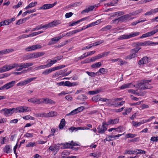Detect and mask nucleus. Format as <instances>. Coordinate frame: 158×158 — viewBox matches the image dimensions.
Masks as SVG:
<instances>
[{
	"label": "nucleus",
	"mask_w": 158,
	"mask_h": 158,
	"mask_svg": "<svg viewBox=\"0 0 158 158\" xmlns=\"http://www.w3.org/2000/svg\"><path fill=\"white\" fill-rule=\"evenodd\" d=\"M33 62L27 63H14L10 64H6L0 68V73L8 71L13 69L16 68V70L18 71H20L23 69H25L32 66Z\"/></svg>",
	"instance_id": "nucleus-1"
},
{
	"label": "nucleus",
	"mask_w": 158,
	"mask_h": 158,
	"mask_svg": "<svg viewBox=\"0 0 158 158\" xmlns=\"http://www.w3.org/2000/svg\"><path fill=\"white\" fill-rule=\"evenodd\" d=\"M151 81V80H144L143 81V83H139L138 86H136V87L137 88H139L143 89L152 88V87L148 84Z\"/></svg>",
	"instance_id": "nucleus-2"
},
{
	"label": "nucleus",
	"mask_w": 158,
	"mask_h": 158,
	"mask_svg": "<svg viewBox=\"0 0 158 158\" xmlns=\"http://www.w3.org/2000/svg\"><path fill=\"white\" fill-rule=\"evenodd\" d=\"M15 109L16 113H27L31 111V108L26 106H19L15 108Z\"/></svg>",
	"instance_id": "nucleus-3"
},
{
	"label": "nucleus",
	"mask_w": 158,
	"mask_h": 158,
	"mask_svg": "<svg viewBox=\"0 0 158 158\" xmlns=\"http://www.w3.org/2000/svg\"><path fill=\"white\" fill-rule=\"evenodd\" d=\"M15 108H13L12 109H4L0 111V112L2 113L6 117H8L14 113H16Z\"/></svg>",
	"instance_id": "nucleus-4"
},
{
	"label": "nucleus",
	"mask_w": 158,
	"mask_h": 158,
	"mask_svg": "<svg viewBox=\"0 0 158 158\" xmlns=\"http://www.w3.org/2000/svg\"><path fill=\"white\" fill-rule=\"evenodd\" d=\"M140 33L138 32H132L128 34H125L120 36L118 39L120 40L128 39L131 37L138 35Z\"/></svg>",
	"instance_id": "nucleus-5"
},
{
	"label": "nucleus",
	"mask_w": 158,
	"mask_h": 158,
	"mask_svg": "<svg viewBox=\"0 0 158 158\" xmlns=\"http://www.w3.org/2000/svg\"><path fill=\"white\" fill-rule=\"evenodd\" d=\"M132 16L131 13L128 14L126 15L122 16L118 19L114 20V23H116L117 21H123L126 20L130 19V17Z\"/></svg>",
	"instance_id": "nucleus-6"
},
{
	"label": "nucleus",
	"mask_w": 158,
	"mask_h": 158,
	"mask_svg": "<svg viewBox=\"0 0 158 158\" xmlns=\"http://www.w3.org/2000/svg\"><path fill=\"white\" fill-rule=\"evenodd\" d=\"M36 78V77H34L27 79L26 80L21 81L18 83L17 84L18 86H22L29 83L31 82L34 81Z\"/></svg>",
	"instance_id": "nucleus-7"
},
{
	"label": "nucleus",
	"mask_w": 158,
	"mask_h": 158,
	"mask_svg": "<svg viewBox=\"0 0 158 158\" xmlns=\"http://www.w3.org/2000/svg\"><path fill=\"white\" fill-rule=\"evenodd\" d=\"M64 35L63 34L62 35L55 37L51 39L48 42V45H51L54 44L57 42L58 41L64 36Z\"/></svg>",
	"instance_id": "nucleus-8"
},
{
	"label": "nucleus",
	"mask_w": 158,
	"mask_h": 158,
	"mask_svg": "<svg viewBox=\"0 0 158 158\" xmlns=\"http://www.w3.org/2000/svg\"><path fill=\"white\" fill-rule=\"evenodd\" d=\"M106 122H104L102 125H99L97 128L98 132L99 133L102 134L104 133L106 130L107 128L105 126L107 125L105 124Z\"/></svg>",
	"instance_id": "nucleus-9"
},
{
	"label": "nucleus",
	"mask_w": 158,
	"mask_h": 158,
	"mask_svg": "<svg viewBox=\"0 0 158 158\" xmlns=\"http://www.w3.org/2000/svg\"><path fill=\"white\" fill-rule=\"evenodd\" d=\"M41 48V46L40 45L36 44L27 47L25 49V50L27 52L33 51Z\"/></svg>",
	"instance_id": "nucleus-10"
},
{
	"label": "nucleus",
	"mask_w": 158,
	"mask_h": 158,
	"mask_svg": "<svg viewBox=\"0 0 158 158\" xmlns=\"http://www.w3.org/2000/svg\"><path fill=\"white\" fill-rule=\"evenodd\" d=\"M158 31V29H156L150 32H148L145 34H143L142 36L140 37V38H143L146 37H148L153 35L155 34Z\"/></svg>",
	"instance_id": "nucleus-11"
},
{
	"label": "nucleus",
	"mask_w": 158,
	"mask_h": 158,
	"mask_svg": "<svg viewBox=\"0 0 158 158\" xmlns=\"http://www.w3.org/2000/svg\"><path fill=\"white\" fill-rule=\"evenodd\" d=\"M57 114V113L55 111H51L48 114L45 113H40L38 115V116L41 117H52L56 116Z\"/></svg>",
	"instance_id": "nucleus-12"
},
{
	"label": "nucleus",
	"mask_w": 158,
	"mask_h": 158,
	"mask_svg": "<svg viewBox=\"0 0 158 158\" xmlns=\"http://www.w3.org/2000/svg\"><path fill=\"white\" fill-rule=\"evenodd\" d=\"M99 5V4H95L93 6H91L88 7V8H86V9L83 10L82 13H88L90 11H91L93 10L94 8L98 7Z\"/></svg>",
	"instance_id": "nucleus-13"
},
{
	"label": "nucleus",
	"mask_w": 158,
	"mask_h": 158,
	"mask_svg": "<svg viewBox=\"0 0 158 158\" xmlns=\"http://www.w3.org/2000/svg\"><path fill=\"white\" fill-rule=\"evenodd\" d=\"M119 121V119L118 118H115L114 119H110L107 122H106V123L105 124L107 125H114L117 123Z\"/></svg>",
	"instance_id": "nucleus-14"
},
{
	"label": "nucleus",
	"mask_w": 158,
	"mask_h": 158,
	"mask_svg": "<svg viewBox=\"0 0 158 158\" xmlns=\"http://www.w3.org/2000/svg\"><path fill=\"white\" fill-rule=\"evenodd\" d=\"M133 87H136V86L135 85H133L132 83H130L124 84L121 86L120 87V88L121 89H124L127 88H133Z\"/></svg>",
	"instance_id": "nucleus-15"
},
{
	"label": "nucleus",
	"mask_w": 158,
	"mask_h": 158,
	"mask_svg": "<svg viewBox=\"0 0 158 158\" xmlns=\"http://www.w3.org/2000/svg\"><path fill=\"white\" fill-rule=\"evenodd\" d=\"M138 46H152V41H146L143 42H139L137 44Z\"/></svg>",
	"instance_id": "nucleus-16"
},
{
	"label": "nucleus",
	"mask_w": 158,
	"mask_h": 158,
	"mask_svg": "<svg viewBox=\"0 0 158 158\" xmlns=\"http://www.w3.org/2000/svg\"><path fill=\"white\" fill-rule=\"evenodd\" d=\"M148 63V59L147 57H144L141 59L138 62L139 64H147Z\"/></svg>",
	"instance_id": "nucleus-17"
},
{
	"label": "nucleus",
	"mask_w": 158,
	"mask_h": 158,
	"mask_svg": "<svg viewBox=\"0 0 158 158\" xmlns=\"http://www.w3.org/2000/svg\"><path fill=\"white\" fill-rule=\"evenodd\" d=\"M16 83V81H13L11 82L7 83L5 84L6 86V89H8L13 87Z\"/></svg>",
	"instance_id": "nucleus-18"
},
{
	"label": "nucleus",
	"mask_w": 158,
	"mask_h": 158,
	"mask_svg": "<svg viewBox=\"0 0 158 158\" xmlns=\"http://www.w3.org/2000/svg\"><path fill=\"white\" fill-rule=\"evenodd\" d=\"M43 103L44 104H55V102L51 99L47 98H44Z\"/></svg>",
	"instance_id": "nucleus-19"
},
{
	"label": "nucleus",
	"mask_w": 158,
	"mask_h": 158,
	"mask_svg": "<svg viewBox=\"0 0 158 158\" xmlns=\"http://www.w3.org/2000/svg\"><path fill=\"white\" fill-rule=\"evenodd\" d=\"M14 51V49L12 48L0 51V57L1 55H2L5 54L9 53Z\"/></svg>",
	"instance_id": "nucleus-20"
},
{
	"label": "nucleus",
	"mask_w": 158,
	"mask_h": 158,
	"mask_svg": "<svg viewBox=\"0 0 158 158\" xmlns=\"http://www.w3.org/2000/svg\"><path fill=\"white\" fill-rule=\"evenodd\" d=\"M50 4H45L42 6L40 7L39 10H47L52 8Z\"/></svg>",
	"instance_id": "nucleus-21"
},
{
	"label": "nucleus",
	"mask_w": 158,
	"mask_h": 158,
	"mask_svg": "<svg viewBox=\"0 0 158 158\" xmlns=\"http://www.w3.org/2000/svg\"><path fill=\"white\" fill-rule=\"evenodd\" d=\"M4 152L6 153H9L12 151L10 146L9 145H6L4 148Z\"/></svg>",
	"instance_id": "nucleus-22"
},
{
	"label": "nucleus",
	"mask_w": 158,
	"mask_h": 158,
	"mask_svg": "<svg viewBox=\"0 0 158 158\" xmlns=\"http://www.w3.org/2000/svg\"><path fill=\"white\" fill-rule=\"evenodd\" d=\"M53 71L52 68L46 69L44 71L42 74L43 75H48L50 73L52 72Z\"/></svg>",
	"instance_id": "nucleus-23"
},
{
	"label": "nucleus",
	"mask_w": 158,
	"mask_h": 158,
	"mask_svg": "<svg viewBox=\"0 0 158 158\" xmlns=\"http://www.w3.org/2000/svg\"><path fill=\"white\" fill-rule=\"evenodd\" d=\"M37 4V2H35L30 3L24 9L27 10L31 8L32 7L35 6Z\"/></svg>",
	"instance_id": "nucleus-24"
},
{
	"label": "nucleus",
	"mask_w": 158,
	"mask_h": 158,
	"mask_svg": "<svg viewBox=\"0 0 158 158\" xmlns=\"http://www.w3.org/2000/svg\"><path fill=\"white\" fill-rule=\"evenodd\" d=\"M60 21L59 20L54 21L50 23L51 27L55 26L60 23Z\"/></svg>",
	"instance_id": "nucleus-25"
},
{
	"label": "nucleus",
	"mask_w": 158,
	"mask_h": 158,
	"mask_svg": "<svg viewBox=\"0 0 158 158\" xmlns=\"http://www.w3.org/2000/svg\"><path fill=\"white\" fill-rule=\"evenodd\" d=\"M102 63L101 62L96 63L92 64L91 67L93 68H98L102 65Z\"/></svg>",
	"instance_id": "nucleus-26"
},
{
	"label": "nucleus",
	"mask_w": 158,
	"mask_h": 158,
	"mask_svg": "<svg viewBox=\"0 0 158 158\" xmlns=\"http://www.w3.org/2000/svg\"><path fill=\"white\" fill-rule=\"evenodd\" d=\"M65 123V121L64 119L62 118L60 122L59 125V128L60 129H62L64 126Z\"/></svg>",
	"instance_id": "nucleus-27"
},
{
	"label": "nucleus",
	"mask_w": 158,
	"mask_h": 158,
	"mask_svg": "<svg viewBox=\"0 0 158 158\" xmlns=\"http://www.w3.org/2000/svg\"><path fill=\"white\" fill-rule=\"evenodd\" d=\"M137 136V135L135 134H133L131 133H128L127 134L125 135V138L126 139L129 138H133L136 137Z\"/></svg>",
	"instance_id": "nucleus-28"
},
{
	"label": "nucleus",
	"mask_w": 158,
	"mask_h": 158,
	"mask_svg": "<svg viewBox=\"0 0 158 158\" xmlns=\"http://www.w3.org/2000/svg\"><path fill=\"white\" fill-rule=\"evenodd\" d=\"M48 68L47 64L45 65H41L38 67H36L35 68V69L36 70H39L41 69H45Z\"/></svg>",
	"instance_id": "nucleus-29"
},
{
	"label": "nucleus",
	"mask_w": 158,
	"mask_h": 158,
	"mask_svg": "<svg viewBox=\"0 0 158 158\" xmlns=\"http://www.w3.org/2000/svg\"><path fill=\"white\" fill-rule=\"evenodd\" d=\"M135 150H125L124 152V154H135Z\"/></svg>",
	"instance_id": "nucleus-30"
},
{
	"label": "nucleus",
	"mask_w": 158,
	"mask_h": 158,
	"mask_svg": "<svg viewBox=\"0 0 158 158\" xmlns=\"http://www.w3.org/2000/svg\"><path fill=\"white\" fill-rule=\"evenodd\" d=\"M65 147L64 148H73L72 147V143H71V141L70 142H69L68 143H65L64 144Z\"/></svg>",
	"instance_id": "nucleus-31"
},
{
	"label": "nucleus",
	"mask_w": 158,
	"mask_h": 158,
	"mask_svg": "<svg viewBox=\"0 0 158 158\" xmlns=\"http://www.w3.org/2000/svg\"><path fill=\"white\" fill-rule=\"evenodd\" d=\"M86 73L89 76L91 77H94L96 75H97L98 73V72H97L95 73L93 72H90L88 71H87Z\"/></svg>",
	"instance_id": "nucleus-32"
},
{
	"label": "nucleus",
	"mask_w": 158,
	"mask_h": 158,
	"mask_svg": "<svg viewBox=\"0 0 158 158\" xmlns=\"http://www.w3.org/2000/svg\"><path fill=\"white\" fill-rule=\"evenodd\" d=\"M135 154L138 155L139 154H145L146 153V152L144 150H142L141 149H135Z\"/></svg>",
	"instance_id": "nucleus-33"
},
{
	"label": "nucleus",
	"mask_w": 158,
	"mask_h": 158,
	"mask_svg": "<svg viewBox=\"0 0 158 158\" xmlns=\"http://www.w3.org/2000/svg\"><path fill=\"white\" fill-rule=\"evenodd\" d=\"M67 81H66L65 82H64V81H61L57 83L56 85H57L59 86H67Z\"/></svg>",
	"instance_id": "nucleus-34"
},
{
	"label": "nucleus",
	"mask_w": 158,
	"mask_h": 158,
	"mask_svg": "<svg viewBox=\"0 0 158 158\" xmlns=\"http://www.w3.org/2000/svg\"><path fill=\"white\" fill-rule=\"evenodd\" d=\"M65 65H60L52 68L53 71L56 70L60 69L65 67Z\"/></svg>",
	"instance_id": "nucleus-35"
},
{
	"label": "nucleus",
	"mask_w": 158,
	"mask_h": 158,
	"mask_svg": "<svg viewBox=\"0 0 158 158\" xmlns=\"http://www.w3.org/2000/svg\"><path fill=\"white\" fill-rule=\"evenodd\" d=\"M101 155L100 153H91L89 154L90 156H94V157L96 158H98Z\"/></svg>",
	"instance_id": "nucleus-36"
},
{
	"label": "nucleus",
	"mask_w": 158,
	"mask_h": 158,
	"mask_svg": "<svg viewBox=\"0 0 158 158\" xmlns=\"http://www.w3.org/2000/svg\"><path fill=\"white\" fill-rule=\"evenodd\" d=\"M98 72V73L100 72L102 74H105L107 73V69L103 68H101L99 69Z\"/></svg>",
	"instance_id": "nucleus-37"
},
{
	"label": "nucleus",
	"mask_w": 158,
	"mask_h": 158,
	"mask_svg": "<svg viewBox=\"0 0 158 158\" xmlns=\"http://www.w3.org/2000/svg\"><path fill=\"white\" fill-rule=\"evenodd\" d=\"M26 60L33 59L32 53L27 54L24 56Z\"/></svg>",
	"instance_id": "nucleus-38"
},
{
	"label": "nucleus",
	"mask_w": 158,
	"mask_h": 158,
	"mask_svg": "<svg viewBox=\"0 0 158 158\" xmlns=\"http://www.w3.org/2000/svg\"><path fill=\"white\" fill-rule=\"evenodd\" d=\"M23 118L25 120H28V119H31V120H34L35 118L33 117H32L29 115H27L24 116L23 117Z\"/></svg>",
	"instance_id": "nucleus-39"
},
{
	"label": "nucleus",
	"mask_w": 158,
	"mask_h": 158,
	"mask_svg": "<svg viewBox=\"0 0 158 158\" xmlns=\"http://www.w3.org/2000/svg\"><path fill=\"white\" fill-rule=\"evenodd\" d=\"M78 85V83L77 82L71 83L69 81H67V86L72 87L76 86Z\"/></svg>",
	"instance_id": "nucleus-40"
},
{
	"label": "nucleus",
	"mask_w": 158,
	"mask_h": 158,
	"mask_svg": "<svg viewBox=\"0 0 158 158\" xmlns=\"http://www.w3.org/2000/svg\"><path fill=\"white\" fill-rule=\"evenodd\" d=\"M101 92L100 90H97L95 91H89L88 92V94L90 95H94L96 94H97Z\"/></svg>",
	"instance_id": "nucleus-41"
},
{
	"label": "nucleus",
	"mask_w": 158,
	"mask_h": 158,
	"mask_svg": "<svg viewBox=\"0 0 158 158\" xmlns=\"http://www.w3.org/2000/svg\"><path fill=\"white\" fill-rule=\"evenodd\" d=\"M142 11V9H139L136 11H135L134 12H133L132 13H131L132 15H137L139 13H141Z\"/></svg>",
	"instance_id": "nucleus-42"
},
{
	"label": "nucleus",
	"mask_w": 158,
	"mask_h": 158,
	"mask_svg": "<svg viewBox=\"0 0 158 158\" xmlns=\"http://www.w3.org/2000/svg\"><path fill=\"white\" fill-rule=\"evenodd\" d=\"M56 62V60L55 59L53 60H51L49 63L47 64L48 68L51 67L53 64H54Z\"/></svg>",
	"instance_id": "nucleus-43"
},
{
	"label": "nucleus",
	"mask_w": 158,
	"mask_h": 158,
	"mask_svg": "<svg viewBox=\"0 0 158 158\" xmlns=\"http://www.w3.org/2000/svg\"><path fill=\"white\" fill-rule=\"evenodd\" d=\"M124 127L122 126H120L117 127L116 129V131L120 133L123 131Z\"/></svg>",
	"instance_id": "nucleus-44"
},
{
	"label": "nucleus",
	"mask_w": 158,
	"mask_h": 158,
	"mask_svg": "<svg viewBox=\"0 0 158 158\" xmlns=\"http://www.w3.org/2000/svg\"><path fill=\"white\" fill-rule=\"evenodd\" d=\"M37 98H32L29 99L28 100V101L34 104H36Z\"/></svg>",
	"instance_id": "nucleus-45"
},
{
	"label": "nucleus",
	"mask_w": 158,
	"mask_h": 158,
	"mask_svg": "<svg viewBox=\"0 0 158 158\" xmlns=\"http://www.w3.org/2000/svg\"><path fill=\"white\" fill-rule=\"evenodd\" d=\"M77 113H78L77 112V110L76 109H74V110L71 111L69 113L67 114V115H74Z\"/></svg>",
	"instance_id": "nucleus-46"
},
{
	"label": "nucleus",
	"mask_w": 158,
	"mask_h": 158,
	"mask_svg": "<svg viewBox=\"0 0 158 158\" xmlns=\"http://www.w3.org/2000/svg\"><path fill=\"white\" fill-rule=\"evenodd\" d=\"M112 27L110 25H108L105 27H104L102 29V31H106L110 29Z\"/></svg>",
	"instance_id": "nucleus-47"
},
{
	"label": "nucleus",
	"mask_w": 158,
	"mask_h": 158,
	"mask_svg": "<svg viewBox=\"0 0 158 158\" xmlns=\"http://www.w3.org/2000/svg\"><path fill=\"white\" fill-rule=\"evenodd\" d=\"M100 96L99 95H97V96H95L92 99L93 101L97 102L98 101H99V99H100Z\"/></svg>",
	"instance_id": "nucleus-48"
},
{
	"label": "nucleus",
	"mask_w": 158,
	"mask_h": 158,
	"mask_svg": "<svg viewBox=\"0 0 158 158\" xmlns=\"http://www.w3.org/2000/svg\"><path fill=\"white\" fill-rule=\"evenodd\" d=\"M132 124L135 127H137L141 125L140 122H137L134 121H132Z\"/></svg>",
	"instance_id": "nucleus-49"
},
{
	"label": "nucleus",
	"mask_w": 158,
	"mask_h": 158,
	"mask_svg": "<svg viewBox=\"0 0 158 158\" xmlns=\"http://www.w3.org/2000/svg\"><path fill=\"white\" fill-rule=\"evenodd\" d=\"M36 145L35 143V142H30L28 143L26 146L27 147H33Z\"/></svg>",
	"instance_id": "nucleus-50"
},
{
	"label": "nucleus",
	"mask_w": 158,
	"mask_h": 158,
	"mask_svg": "<svg viewBox=\"0 0 158 158\" xmlns=\"http://www.w3.org/2000/svg\"><path fill=\"white\" fill-rule=\"evenodd\" d=\"M123 12L121 11H118L115 12L114 13L113 15L112 16H114L117 15L120 16L121 15H123Z\"/></svg>",
	"instance_id": "nucleus-51"
},
{
	"label": "nucleus",
	"mask_w": 158,
	"mask_h": 158,
	"mask_svg": "<svg viewBox=\"0 0 158 158\" xmlns=\"http://www.w3.org/2000/svg\"><path fill=\"white\" fill-rule=\"evenodd\" d=\"M22 2H19L17 5H14L13 6V8L14 9H17L20 7L22 5Z\"/></svg>",
	"instance_id": "nucleus-52"
},
{
	"label": "nucleus",
	"mask_w": 158,
	"mask_h": 158,
	"mask_svg": "<svg viewBox=\"0 0 158 158\" xmlns=\"http://www.w3.org/2000/svg\"><path fill=\"white\" fill-rule=\"evenodd\" d=\"M44 98H37L36 104L43 103Z\"/></svg>",
	"instance_id": "nucleus-53"
},
{
	"label": "nucleus",
	"mask_w": 158,
	"mask_h": 158,
	"mask_svg": "<svg viewBox=\"0 0 158 158\" xmlns=\"http://www.w3.org/2000/svg\"><path fill=\"white\" fill-rule=\"evenodd\" d=\"M137 91V90H135L132 89H129L128 90V92H129V93H131L132 94H135L136 95H137L138 94V93L136 92V91Z\"/></svg>",
	"instance_id": "nucleus-54"
},
{
	"label": "nucleus",
	"mask_w": 158,
	"mask_h": 158,
	"mask_svg": "<svg viewBox=\"0 0 158 158\" xmlns=\"http://www.w3.org/2000/svg\"><path fill=\"white\" fill-rule=\"evenodd\" d=\"M24 137L27 138H32L33 137V135L32 134L27 133L24 135Z\"/></svg>",
	"instance_id": "nucleus-55"
},
{
	"label": "nucleus",
	"mask_w": 158,
	"mask_h": 158,
	"mask_svg": "<svg viewBox=\"0 0 158 158\" xmlns=\"http://www.w3.org/2000/svg\"><path fill=\"white\" fill-rule=\"evenodd\" d=\"M111 140H112L111 139V136L108 135L106 137V138L104 140V142L105 143L106 141H110Z\"/></svg>",
	"instance_id": "nucleus-56"
},
{
	"label": "nucleus",
	"mask_w": 158,
	"mask_h": 158,
	"mask_svg": "<svg viewBox=\"0 0 158 158\" xmlns=\"http://www.w3.org/2000/svg\"><path fill=\"white\" fill-rule=\"evenodd\" d=\"M80 30L79 29H76L74 30L69 32V34L70 35H73L74 34H75L77 32H80Z\"/></svg>",
	"instance_id": "nucleus-57"
},
{
	"label": "nucleus",
	"mask_w": 158,
	"mask_h": 158,
	"mask_svg": "<svg viewBox=\"0 0 158 158\" xmlns=\"http://www.w3.org/2000/svg\"><path fill=\"white\" fill-rule=\"evenodd\" d=\"M41 28H45L46 29H47L49 27H51V26L50 23L48 24H45L43 26L41 25Z\"/></svg>",
	"instance_id": "nucleus-58"
},
{
	"label": "nucleus",
	"mask_w": 158,
	"mask_h": 158,
	"mask_svg": "<svg viewBox=\"0 0 158 158\" xmlns=\"http://www.w3.org/2000/svg\"><path fill=\"white\" fill-rule=\"evenodd\" d=\"M3 24V26L5 25H8L10 24V21L8 19H6L2 21Z\"/></svg>",
	"instance_id": "nucleus-59"
},
{
	"label": "nucleus",
	"mask_w": 158,
	"mask_h": 158,
	"mask_svg": "<svg viewBox=\"0 0 158 158\" xmlns=\"http://www.w3.org/2000/svg\"><path fill=\"white\" fill-rule=\"evenodd\" d=\"M118 0H114L110 2L111 6H115L118 3Z\"/></svg>",
	"instance_id": "nucleus-60"
},
{
	"label": "nucleus",
	"mask_w": 158,
	"mask_h": 158,
	"mask_svg": "<svg viewBox=\"0 0 158 158\" xmlns=\"http://www.w3.org/2000/svg\"><path fill=\"white\" fill-rule=\"evenodd\" d=\"M60 144H56L54 145V151L55 152H57L59 150L60 148Z\"/></svg>",
	"instance_id": "nucleus-61"
},
{
	"label": "nucleus",
	"mask_w": 158,
	"mask_h": 158,
	"mask_svg": "<svg viewBox=\"0 0 158 158\" xmlns=\"http://www.w3.org/2000/svg\"><path fill=\"white\" fill-rule=\"evenodd\" d=\"M150 140L153 142H157L158 141V136L156 137H152L151 138Z\"/></svg>",
	"instance_id": "nucleus-62"
},
{
	"label": "nucleus",
	"mask_w": 158,
	"mask_h": 158,
	"mask_svg": "<svg viewBox=\"0 0 158 158\" xmlns=\"http://www.w3.org/2000/svg\"><path fill=\"white\" fill-rule=\"evenodd\" d=\"M95 52V51H93L90 52H87L86 53V56L87 57L90 56H91L94 54Z\"/></svg>",
	"instance_id": "nucleus-63"
},
{
	"label": "nucleus",
	"mask_w": 158,
	"mask_h": 158,
	"mask_svg": "<svg viewBox=\"0 0 158 158\" xmlns=\"http://www.w3.org/2000/svg\"><path fill=\"white\" fill-rule=\"evenodd\" d=\"M6 137H2L1 138V143L2 144H4L6 140Z\"/></svg>",
	"instance_id": "nucleus-64"
}]
</instances>
